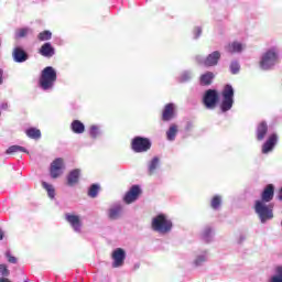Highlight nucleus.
Returning <instances> with one entry per match:
<instances>
[{
  "mask_svg": "<svg viewBox=\"0 0 282 282\" xmlns=\"http://www.w3.org/2000/svg\"><path fill=\"white\" fill-rule=\"evenodd\" d=\"M56 80H58V74L56 68L52 66H46L40 74L37 86L42 91L46 94H52L56 87Z\"/></svg>",
  "mask_w": 282,
  "mask_h": 282,
  "instance_id": "f257e3e1",
  "label": "nucleus"
},
{
  "mask_svg": "<svg viewBox=\"0 0 282 282\" xmlns=\"http://www.w3.org/2000/svg\"><path fill=\"white\" fill-rule=\"evenodd\" d=\"M151 229L158 235H169L173 230V221L166 214H158L152 218Z\"/></svg>",
  "mask_w": 282,
  "mask_h": 282,
  "instance_id": "f03ea898",
  "label": "nucleus"
},
{
  "mask_svg": "<svg viewBox=\"0 0 282 282\" xmlns=\"http://www.w3.org/2000/svg\"><path fill=\"white\" fill-rule=\"evenodd\" d=\"M253 210L260 220V224H268L274 219V205L272 203L267 204L263 202H254Z\"/></svg>",
  "mask_w": 282,
  "mask_h": 282,
  "instance_id": "7ed1b4c3",
  "label": "nucleus"
},
{
  "mask_svg": "<svg viewBox=\"0 0 282 282\" xmlns=\"http://www.w3.org/2000/svg\"><path fill=\"white\" fill-rule=\"evenodd\" d=\"M279 61V47L272 46L269 50H267L260 58V68L264 72H268L276 65V62Z\"/></svg>",
  "mask_w": 282,
  "mask_h": 282,
  "instance_id": "20e7f679",
  "label": "nucleus"
},
{
  "mask_svg": "<svg viewBox=\"0 0 282 282\" xmlns=\"http://www.w3.org/2000/svg\"><path fill=\"white\" fill-rule=\"evenodd\" d=\"M223 101L220 104V110L223 113L226 111H230L232 109V105H235V88L232 85L227 84L223 89Z\"/></svg>",
  "mask_w": 282,
  "mask_h": 282,
  "instance_id": "39448f33",
  "label": "nucleus"
},
{
  "mask_svg": "<svg viewBox=\"0 0 282 282\" xmlns=\"http://www.w3.org/2000/svg\"><path fill=\"white\" fill-rule=\"evenodd\" d=\"M151 139L144 137H134L131 141V149L134 153H147L151 151Z\"/></svg>",
  "mask_w": 282,
  "mask_h": 282,
  "instance_id": "423d86ee",
  "label": "nucleus"
},
{
  "mask_svg": "<svg viewBox=\"0 0 282 282\" xmlns=\"http://www.w3.org/2000/svg\"><path fill=\"white\" fill-rule=\"evenodd\" d=\"M65 221L69 224L72 230H74L76 235H80L83 232V218L80 215L67 213L65 214Z\"/></svg>",
  "mask_w": 282,
  "mask_h": 282,
  "instance_id": "0eeeda50",
  "label": "nucleus"
},
{
  "mask_svg": "<svg viewBox=\"0 0 282 282\" xmlns=\"http://www.w3.org/2000/svg\"><path fill=\"white\" fill-rule=\"evenodd\" d=\"M219 102V94L215 89H208L203 96V104L207 109H215Z\"/></svg>",
  "mask_w": 282,
  "mask_h": 282,
  "instance_id": "6e6552de",
  "label": "nucleus"
},
{
  "mask_svg": "<svg viewBox=\"0 0 282 282\" xmlns=\"http://www.w3.org/2000/svg\"><path fill=\"white\" fill-rule=\"evenodd\" d=\"M63 171H65V162L63 161L62 158L55 159L51 163V169H50L51 177L53 180L61 177V175H63Z\"/></svg>",
  "mask_w": 282,
  "mask_h": 282,
  "instance_id": "1a4fd4ad",
  "label": "nucleus"
},
{
  "mask_svg": "<svg viewBox=\"0 0 282 282\" xmlns=\"http://www.w3.org/2000/svg\"><path fill=\"white\" fill-rule=\"evenodd\" d=\"M140 195H142V188L140 185H132L130 189L124 194L123 202L124 204H133V202H138Z\"/></svg>",
  "mask_w": 282,
  "mask_h": 282,
  "instance_id": "9d476101",
  "label": "nucleus"
},
{
  "mask_svg": "<svg viewBox=\"0 0 282 282\" xmlns=\"http://www.w3.org/2000/svg\"><path fill=\"white\" fill-rule=\"evenodd\" d=\"M12 58L14 63H25L30 59V54L25 52L23 46L15 44L12 50Z\"/></svg>",
  "mask_w": 282,
  "mask_h": 282,
  "instance_id": "9b49d317",
  "label": "nucleus"
},
{
  "mask_svg": "<svg viewBox=\"0 0 282 282\" xmlns=\"http://www.w3.org/2000/svg\"><path fill=\"white\" fill-rule=\"evenodd\" d=\"M112 268H122L124 265V259H127V252L122 248H117L112 251Z\"/></svg>",
  "mask_w": 282,
  "mask_h": 282,
  "instance_id": "f8f14e48",
  "label": "nucleus"
},
{
  "mask_svg": "<svg viewBox=\"0 0 282 282\" xmlns=\"http://www.w3.org/2000/svg\"><path fill=\"white\" fill-rule=\"evenodd\" d=\"M276 142H279V137L276 135V133L270 134L267 141L262 144L261 153L263 155L272 153L274 151V148L276 147Z\"/></svg>",
  "mask_w": 282,
  "mask_h": 282,
  "instance_id": "ddd939ff",
  "label": "nucleus"
},
{
  "mask_svg": "<svg viewBox=\"0 0 282 282\" xmlns=\"http://www.w3.org/2000/svg\"><path fill=\"white\" fill-rule=\"evenodd\" d=\"M124 206H122V203H115L110 206L108 209V218H110L112 221H116L122 217V210Z\"/></svg>",
  "mask_w": 282,
  "mask_h": 282,
  "instance_id": "4468645a",
  "label": "nucleus"
},
{
  "mask_svg": "<svg viewBox=\"0 0 282 282\" xmlns=\"http://www.w3.org/2000/svg\"><path fill=\"white\" fill-rule=\"evenodd\" d=\"M274 199V185L268 184L261 193V199L256 202H262L263 204H270Z\"/></svg>",
  "mask_w": 282,
  "mask_h": 282,
  "instance_id": "2eb2a0df",
  "label": "nucleus"
},
{
  "mask_svg": "<svg viewBox=\"0 0 282 282\" xmlns=\"http://www.w3.org/2000/svg\"><path fill=\"white\" fill-rule=\"evenodd\" d=\"M220 58L221 53L219 51H214L205 57V67H216V65H219Z\"/></svg>",
  "mask_w": 282,
  "mask_h": 282,
  "instance_id": "dca6fc26",
  "label": "nucleus"
},
{
  "mask_svg": "<svg viewBox=\"0 0 282 282\" xmlns=\"http://www.w3.org/2000/svg\"><path fill=\"white\" fill-rule=\"evenodd\" d=\"M39 54L44 58H52V56H55L56 54V48L52 46V43L46 42L40 47Z\"/></svg>",
  "mask_w": 282,
  "mask_h": 282,
  "instance_id": "f3484780",
  "label": "nucleus"
},
{
  "mask_svg": "<svg viewBox=\"0 0 282 282\" xmlns=\"http://www.w3.org/2000/svg\"><path fill=\"white\" fill-rule=\"evenodd\" d=\"M175 118V104H167L165 105L163 112H162V120L164 122H170V120H173Z\"/></svg>",
  "mask_w": 282,
  "mask_h": 282,
  "instance_id": "a211bd4d",
  "label": "nucleus"
},
{
  "mask_svg": "<svg viewBox=\"0 0 282 282\" xmlns=\"http://www.w3.org/2000/svg\"><path fill=\"white\" fill-rule=\"evenodd\" d=\"M80 182V169L72 170L66 176L67 186H76Z\"/></svg>",
  "mask_w": 282,
  "mask_h": 282,
  "instance_id": "6ab92c4d",
  "label": "nucleus"
},
{
  "mask_svg": "<svg viewBox=\"0 0 282 282\" xmlns=\"http://www.w3.org/2000/svg\"><path fill=\"white\" fill-rule=\"evenodd\" d=\"M265 135H268V123L262 121L256 128V140H258V142H263Z\"/></svg>",
  "mask_w": 282,
  "mask_h": 282,
  "instance_id": "aec40b11",
  "label": "nucleus"
},
{
  "mask_svg": "<svg viewBox=\"0 0 282 282\" xmlns=\"http://www.w3.org/2000/svg\"><path fill=\"white\" fill-rule=\"evenodd\" d=\"M213 237H215V229L210 226L204 227L202 231L203 241H205V243H210V241H213Z\"/></svg>",
  "mask_w": 282,
  "mask_h": 282,
  "instance_id": "412c9836",
  "label": "nucleus"
},
{
  "mask_svg": "<svg viewBox=\"0 0 282 282\" xmlns=\"http://www.w3.org/2000/svg\"><path fill=\"white\" fill-rule=\"evenodd\" d=\"M88 135L93 140H98V138H100V135H102V127H100L98 124L90 126L88 129Z\"/></svg>",
  "mask_w": 282,
  "mask_h": 282,
  "instance_id": "4be33fe9",
  "label": "nucleus"
},
{
  "mask_svg": "<svg viewBox=\"0 0 282 282\" xmlns=\"http://www.w3.org/2000/svg\"><path fill=\"white\" fill-rule=\"evenodd\" d=\"M227 52L229 54H240V52H243V45L240 42H231L227 45Z\"/></svg>",
  "mask_w": 282,
  "mask_h": 282,
  "instance_id": "5701e85b",
  "label": "nucleus"
},
{
  "mask_svg": "<svg viewBox=\"0 0 282 282\" xmlns=\"http://www.w3.org/2000/svg\"><path fill=\"white\" fill-rule=\"evenodd\" d=\"M214 78H215V73L206 72L205 74L200 75L199 84L203 86L213 85Z\"/></svg>",
  "mask_w": 282,
  "mask_h": 282,
  "instance_id": "b1692460",
  "label": "nucleus"
},
{
  "mask_svg": "<svg viewBox=\"0 0 282 282\" xmlns=\"http://www.w3.org/2000/svg\"><path fill=\"white\" fill-rule=\"evenodd\" d=\"M70 130L73 133L80 135L82 133H85V123H83L80 120H73L70 123Z\"/></svg>",
  "mask_w": 282,
  "mask_h": 282,
  "instance_id": "393cba45",
  "label": "nucleus"
},
{
  "mask_svg": "<svg viewBox=\"0 0 282 282\" xmlns=\"http://www.w3.org/2000/svg\"><path fill=\"white\" fill-rule=\"evenodd\" d=\"M158 169H160V158L154 156L150 162H148L149 175H153Z\"/></svg>",
  "mask_w": 282,
  "mask_h": 282,
  "instance_id": "a878e982",
  "label": "nucleus"
},
{
  "mask_svg": "<svg viewBox=\"0 0 282 282\" xmlns=\"http://www.w3.org/2000/svg\"><path fill=\"white\" fill-rule=\"evenodd\" d=\"M223 204H224V198L221 197V195H215L210 200V208L214 210H221Z\"/></svg>",
  "mask_w": 282,
  "mask_h": 282,
  "instance_id": "bb28decb",
  "label": "nucleus"
},
{
  "mask_svg": "<svg viewBox=\"0 0 282 282\" xmlns=\"http://www.w3.org/2000/svg\"><path fill=\"white\" fill-rule=\"evenodd\" d=\"M17 153H30L28 149L21 145H11L7 149L6 155H14Z\"/></svg>",
  "mask_w": 282,
  "mask_h": 282,
  "instance_id": "cd10ccee",
  "label": "nucleus"
},
{
  "mask_svg": "<svg viewBox=\"0 0 282 282\" xmlns=\"http://www.w3.org/2000/svg\"><path fill=\"white\" fill-rule=\"evenodd\" d=\"M208 261V251H203L200 254L196 256L194 260L195 268L204 265Z\"/></svg>",
  "mask_w": 282,
  "mask_h": 282,
  "instance_id": "c85d7f7f",
  "label": "nucleus"
},
{
  "mask_svg": "<svg viewBox=\"0 0 282 282\" xmlns=\"http://www.w3.org/2000/svg\"><path fill=\"white\" fill-rule=\"evenodd\" d=\"M193 70L185 69L183 70L180 76L177 77L178 83H189V80H193Z\"/></svg>",
  "mask_w": 282,
  "mask_h": 282,
  "instance_id": "c756f323",
  "label": "nucleus"
},
{
  "mask_svg": "<svg viewBox=\"0 0 282 282\" xmlns=\"http://www.w3.org/2000/svg\"><path fill=\"white\" fill-rule=\"evenodd\" d=\"M177 124H171L169 130L166 131V139L169 142H174L175 138H177Z\"/></svg>",
  "mask_w": 282,
  "mask_h": 282,
  "instance_id": "7c9ffc66",
  "label": "nucleus"
},
{
  "mask_svg": "<svg viewBox=\"0 0 282 282\" xmlns=\"http://www.w3.org/2000/svg\"><path fill=\"white\" fill-rule=\"evenodd\" d=\"M42 187L47 192L50 199H54L56 197V189L54 188V185L47 182H42Z\"/></svg>",
  "mask_w": 282,
  "mask_h": 282,
  "instance_id": "2f4dec72",
  "label": "nucleus"
},
{
  "mask_svg": "<svg viewBox=\"0 0 282 282\" xmlns=\"http://www.w3.org/2000/svg\"><path fill=\"white\" fill-rule=\"evenodd\" d=\"M25 134L31 140H41V130H39L36 128H29V129H26L25 130Z\"/></svg>",
  "mask_w": 282,
  "mask_h": 282,
  "instance_id": "473e14b6",
  "label": "nucleus"
},
{
  "mask_svg": "<svg viewBox=\"0 0 282 282\" xmlns=\"http://www.w3.org/2000/svg\"><path fill=\"white\" fill-rule=\"evenodd\" d=\"M32 34V29L30 28H20L15 30V39H25V36Z\"/></svg>",
  "mask_w": 282,
  "mask_h": 282,
  "instance_id": "72a5a7b5",
  "label": "nucleus"
},
{
  "mask_svg": "<svg viewBox=\"0 0 282 282\" xmlns=\"http://www.w3.org/2000/svg\"><path fill=\"white\" fill-rule=\"evenodd\" d=\"M229 72L234 76L239 74V72H241V64H239L238 61H232L229 65Z\"/></svg>",
  "mask_w": 282,
  "mask_h": 282,
  "instance_id": "f704fd0d",
  "label": "nucleus"
},
{
  "mask_svg": "<svg viewBox=\"0 0 282 282\" xmlns=\"http://www.w3.org/2000/svg\"><path fill=\"white\" fill-rule=\"evenodd\" d=\"M98 193H100V185L98 184L90 185L88 189V197H91L93 199H95V197H98Z\"/></svg>",
  "mask_w": 282,
  "mask_h": 282,
  "instance_id": "c9c22d12",
  "label": "nucleus"
},
{
  "mask_svg": "<svg viewBox=\"0 0 282 282\" xmlns=\"http://www.w3.org/2000/svg\"><path fill=\"white\" fill-rule=\"evenodd\" d=\"M269 282H282V267L275 268V274L270 276Z\"/></svg>",
  "mask_w": 282,
  "mask_h": 282,
  "instance_id": "e433bc0d",
  "label": "nucleus"
},
{
  "mask_svg": "<svg viewBox=\"0 0 282 282\" xmlns=\"http://www.w3.org/2000/svg\"><path fill=\"white\" fill-rule=\"evenodd\" d=\"M39 41H51L52 40V32L51 31H42L37 35Z\"/></svg>",
  "mask_w": 282,
  "mask_h": 282,
  "instance_id": "4c0bfd02",
  "label": "nucleus"
},
{
  "mask_svg": "<svg viewBox=\"0 0 282 282\" xmlns=\"http://www.w3.org/2000/svg\"><path fill=\"white\" fill-rule=\"evenodd\" d=\"M4 258L7 259L8 263H12V264H17L19 261L17 257L12 256V251L10 250H7L4 252Z\"/></svg>",
  "mask_w": 282,
  "mask_h": 282,
  "instance_id": "58836bf2",
  "label": "nucleus"
},
{
  "mask_svg": "<svg viewBox=\"0 0 282 282\" xmlns=\"http://www.w3.org/2000/svg\"><path fill=\"white\" fill-rule=\"evenodd\" d=\"M1 276L2 279H8V276H10V270L8 269V264H1Z\"/></svg>",
  "mask_w": 282,
  "mask_h": 282,
  "instance_id": "ea45409f",
  "label": "nucleus"
},
{
  "mask_svg": "<svg viewBox=\"0 0 282 282\" xmlns=\"http://www.w3.org/2000/svg\"><path fill=\"white\" fill-rule=\"evenodd\" d=\"M195 61L196 63H198V65H204V67H206V57L202 55H196Z\"/></svg>",
  "mask_w": 282,
  "mask_h": 282,
  "instance_id": "a19ab883",
  "label": "nucleus"
},
{
  "mask_svg": "<svg viewBox=\"0 0 282 282\" xmlns=\"http://www.w3.org/2000/svg\"><path fill=\"white\" fill-rule=\"evenodd\" d=\"M194 127L195 126L193 124V121H186L185 127H184L185 133H191V131H193Z\"/></svg>",
  "mask_w": 282,
  "mask_h": 282,
  "instance_id": "79ce46f5",
  "label": "nucleus"
},
{
  "mask_svg": "<svg viewBox=\"0 0 282 282\" xmlns=\"http://www.w3.org/2000/svg\"><path fill=\"white\" fill-rule=\"evenodd\" d=\"M194 39H199L202 36V28L200 26H195L193 30Z\"/></svg>",
  "mask_w": 282,
  "mask_h": 282,
  "instance_id": "37998d69",
  "label": "nucleus"
},
{
  "mask_svg": "<svg viewBox=\"0 0 282 282\" xmlns=\"http://www.w3.org/2000/svg\"><path fill=\"white\" fill-rule=\"evenodd\" d=\"M243 241H246V235L241 234L238 239H237V243L239 246H241V243H243Z\"/></svg>",
  "mask_w": 282,
  "mask_h": 282,
  "instance_id": "c03bdc74",
  "label": "nucleus"
},
{
  "mask_svg": "<svg viewBox=\"0 0 282 282\" xmlns=\"http://www.w3.org/2000/svg\"><path fill=\"white\" fill-rule=\"evenodd\" d=\"M8 109H9L8 102L3 101V102L1 104V110H2V111H8Z\"/></svg>",
  "mask_w": 282,
  "mask_h": 282,
  "instance_id": "a18cd8bd",
  "label": "nucleus"
},
{
  "mask_svg": "<svg viewBox=\"0 0 282 282\" xmlns=\"http://www.w3.org/2000/svg\"><path fill=\"white\" fill-rule=\"evenodd\" d=\"M1 282H12V281L8 278H1Z\"/></svg>",
  "mask_w": 282,
  "mask_h": 282,
  "instance_id": "49530a36",
  "label": "nucleus"
},
{
  "mask_svg": "<svg viewBox=\"0 0 282 282\" xmlns=\"http://www.w3.org/2000/svg\"><path fill=\"white\" fill-rule=\"evenodd\" d=\"M1 239H3V232L1 234Z\"/></svg>",
  "mask_w": 282,
  "mask_h": 282,
  "instance_id": "de8ad7c7",
  "label": "nucleus"
},
{
  "mask_svg": "<svg viewBox=\"0 0 282 282\" xmlns=\"http://www.w3.org/2000/svg\"><path fill=\"white\" fill-rule=\"evenodd\" d=\"M42 1H45V0H42Z\"/></svg>",
  "mask_w": 282,
  "mask_h": 282,
  "instance_id": "09e8293b",
  "label": "nucleus"
},
{
  "mask_svg": "<svg viewBox=\"0 0 282 282\" xmlns=\"http://www.w3.org/2000/svg\"><path fill=\"white\" fill-rule=\"evenodd\" d=\"M24 282H28V281H24Z\"/></svg>",
  "mask_w": 282,
  "mask_h": 282,
  "instance_id": "8fccbe9b",
  "label": "nucleus"
},
{
  "mask_svg": "<svg viewBox=\"0 0 282 282\" xmlns=\"http://www.w3.org/2000/svg\"><path fill=\"white\" fill-rule=\"evenodd\" d=\"M0 282H1V280H0Z\"/></svg>",
  "mask_w": 282,
  "mask_h": 282,
  "instance_id": "3c124183",
  "label": "nucleus"
}]
</instances>
